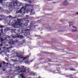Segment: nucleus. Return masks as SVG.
Segmentation results:
<instances>
[{"label": "nucleus", "mask_w": 78, "mask_h": 78, "mask_svg": "<svg viewBox=\"0 0 78 78\" xmlns=\"http://www.w3.org/2000/svg\"><path fill=\"white\" fill-rule=\"evenodd\" d=\"M15 41H12V44H13V45H14V44H15Z\"/></svg>", "instance_id": "a878e982"}, {"label": "nucleus", "mask_w": 78, "mask_h": 78, "mask_svg": "<svg viewBox=\"0 0 78 78\" xmlns=\"http://www.w3.org/2000/svg\"><path fill=\"white\" fill-rule=\"evenodd\" d=\"M30 75L31 76H35L36 75V73H34L33 72H31L30 73Z\"/></svg>", "instance_id": "1a4fd4ad"}, {"label": "nucleus", "mask_w": 78, "mask_h": 78, "mask_svg": "<svg viewBox=\"0 0 78 78\" xmlns=\"http://www.w3.org/2000/svg\"><path fill=\"white\" fill-rule=\"evenodd\" d=\"M5 70H6V69H5V68H3V71H5Z\"/></svg>", "instance_id": "7c9ffc66"}, {"label": "nucleus", "mask_w": 78, "mask_h": 78, "mask_svg": "<svg viewBox=\"0 0 78 78\" xmlns=\"http://www.w3.org/2000/svg\"><path fill=\"white\" fill-rule=\"evenodd\" d=\"M63 5L64 6H68V5H69V4L66 0L64 1L63 2Z\"/></svg>", "instance_id": "6e6552de"}, {"label": "nucleus", "mask_w": 78, "mask_h": 78, "mask_svg": "<svg viewBox=\"0 0 78 78\" xmlns=\"http://www.w3.org/2000/svg\"><path fill=\"white\" fill-rule=\"evenodd\" d=\"M30 78H31V77H29Z\"/></svg>", "instance_id": "052dcab7"}, {"label": "nucleus", "mask_w": 78, "mask_h": 78, "mask_svg": "<svg viewBox=\"0 0 78 78\" xmlns=\"http://www.w3.org/2000/svg\"><path fill=\"white\" fill-rule=\"evenodd\" d=\"M29 3H31V2L30 1H29L28 2Z\"/></svg>", "instance_id": "58836bf2"}, {"label": "nucleus", "mask_w": 78, "mask_h": 78, "mask_svg": "<svg viewBox=\"0 0 78 78\" xmlns=\"http://www.w3.org/2000/svg\"><path fill=\"white\" fill-rule=\"evenodd\" d=\"M0 28H3V26L0 25Z\"/></svg>", "instance_id": "cd10ccee"}, {"label": "nucleus", "mask_w": 78, "mask_h": 78, "mask_svg": "<svg viewBox=\"0 0 78 78\" xmlns=\"http://www.w3.org/2000/svg\"><path fill=\"white\" fill-rule=\"evenodd\" d=\"M4 11L7 14H9V10H5Z\"/></svg>", "instance_id": "4468645a"}, {"label": "nucleus", "mask_w": 78, "mask_h": 78, "mask_svg": "<svg viewBox=\"0 0 78 78\" xmlns=\"http://www.w3.org/2000/svg\"><path fill=\"white\" fill-rule=\"evenodd\" d=\"M22 19H18V22H16L15 23V25L16 26H19V27H18V29H20V28L22 27V26L20 25H19V23H20V22H22Z\"/></svg>", "instance_id": "20e7f679"}, {"label": "nucleus", "mask_w": 78, "mask_h": 78, "mask_svg": "<svg viewBox=\"0 0 78 78\" xmlns=\"http://www.w3.org/2000/svg\"><path fill=\"white\" fill-rule=\"evenodd\" d=\"M7 6H8V7H9V6H11V3L10 2H8L7 3Z\"/></svg>", "instance_id": "f3484780"}, {"label": "nucleus", "mask_w": 78, "mask_h": 78, "mask_svg": "<svg viewBox=\"0 0 78 78\" xmlns=\"http://www.w3.org/2000/svg\"><path fill=\"white\" fill-rule=\"evenodd\" d=\"M11 60L12 61H13V62H16V59H11Z\"/></svg>", "instance_id": "b1692460"}, {"label": "nucleus", "mask_w": 78, "mask_h": 78, "mask_svg": "<svg viewBox=\"0 0 78 78\" xmlns=\"http://www.w3.org/2000/svg\"><path fill=\"white\" fill-rule=\"evenodd\" d=\"M25 11H26V8H24V7H22L20 10L16 12V13L20 14L21 12L22 14H25Z\"/></svg>", "instance_id": "7ed1b4c3"}, {"label": "nucleus", "mask_w": 78, "mask_h": 78, "mask_svg": "<svg viewBox=\"0 0 78 78\" xmlns=\"http://www.w3.org/2000/svg\"><path fill=\"white\" fill-rule=\"evenodd\" d=\"M33 61V60L31 61H28L27 60H25V62L26 63H27V64H30V62H31Z\"/></svg>", "instance_id": "2eb2a0df"}, {"label": "nucleus", "mask_w": 78, "mask_h": 78, "mask_svg": "<svg viewBox=\"0 0 78 78\" xmlns=\"http://www.w3.org/2000/svg\"><path fill=\"white\" fill-rule=\"evenodd\" d=\"M1 32L2 33H3V29H2L1 30Z\"/></svg>", "instance_id": "c9c22d12"}, {"label": "nucleus", "mask_w": 78, "mask_h": 78, "mask_svg": "<svg viewBox=\"0 0 78 78\" xmlns=\"http://www.w3.org/2000/svg\"><path fill=\"white\" fill-rule=\"evenodd\" d=\"M5 59H6L7 58L5 57Z\"/></svg>", "instance_id": "6e6d98bb"}, {"label": "nucleus", "mask_w": 78, "mask_h": 78, "mask_svg": "<svg viewBox=\"0 0 78 78\" xmlns=\"http://www.w3.org/2000/svg\"><path fill=\"white\" fill-rule=\"evenodd\" d=\"M19 4V2H18V1H16L14 2H12L10 3V6L11 7H14V6H20V5H22V3L20 4V5H17Z\"/></svg>", "instance_id": "f03ea898"}, {"label": "nucleus", "mask_w": 78, "mask_h": 78, "mask_svg": "<svg viewBox=\"0 0 78 78\" xmlns=\"http://www.w3.org/2000/svg\"><path fill=\"white\" fill-rule=\"evenodd\" d=\"M13 28H17V27H16L14 26L13 27Z\"/></svg>", "instance_id": "f704fd0d"}, {"label": "nucleus", "mask_w": 78, "mask_h": 78, "mask_svg": "<svg viewBox=\"0 0 78 78\" xmlns=\"http://www.w3.org/2000/svg\"><path fill=\"white\" fill-rule=\"evenodd\" d=\"M72 27H73V28H75V29H76V27H74V26H73Z\"/></svg>", "instance_id": "72a5a7b5"}, {"label": "nucleus", "mask_w": 78, "mask_h": 78, "mask_svg": "<svg viewBox=\"0 0 78 78\" xmlns=\"http://www.w3.org/2000/svg\"><path fill=\"white\" fill-rule=\"evenodd\" d=\"M28 23L25 22L24 24H23V27H27L28 26Z\"/></svg>", "instance_id": "dca6fc26"}, {"label": "nucleus", "mask_w": 78, "mask_h": 78, "mask_svg": "<svg viewBox=\"0 0 78 78\" xmlns=\"http://www.w3.org/2000/svg\"><path fill=\"white\" fill-rule=\"evenodd\" d=\"M5 48V47H3V48Z\"/></svg>", "instance_id": "3c124183"}, {"label": "nucleus", "mask_w": 78, "mask_h": 78, "mask_svg": "<svg viewBox=\"0 0 78 78\" xmlns=\"http://www.w3.org/2000/svg\"><path fill=\"white\" fill-rule=\"evenodd\" d=\"M6 65H8V63H6Z\"/></svg>", "instance_id": "de8ad7c7"}, {"label": "nucleus", "mask_w": 78, "mask_h": 78, "mask_svg": "<svg viewBox=\"0 0 78 78\" xmlns=\"http://www.w3.org/2000/svg\"><path fill=\"white\" fill-rule=\"evenodd\" d=\"M3 1H6V0H3Z\"/></svg>", "instance_id": "5fc2aeb1"}, {"label": "nucleus", "mask_w": 78, "mask_h": 78, "mask_svg": "<svg viewBox=\"0 0 78 78\" xmlns=\"http://www.w3.org/2000/svg\"><path fill=\"white\" fill-rule=\"evenodd\" d=\"M8 17H6V16L3 15H0V21H2L3 20L6 19V20H7Z\"/></svg>", "instance_id": "423d86ee"}, {"label": "nucleus", "mask_w": 78, "mask_h": 78, "mask_svg": "<svg viewBox=\"0 0 78 78\" xmlns=\"http://www.w3.org/2000/svg\"><path fill=\"white\" fill-rule=\"evenodd\" d=\"M26 6H28L29 7L31 6V5H29L28 4H26Z\"/></svg>", "instance_id": "412c9836"}, {"label": "nucleus", "mask_w": 78, "mask_h": 78, "mask_svg": "<svg viewBox=\"0 0 78 78\" xmlns=\"http://www.w3.org/2000/svg\"><path fill=\"white\" fill-rule=\"evenodd\" d=\"M76 14H77V15H78V12H76Z\"/></svg>", "instance_id": "49530a36"}, {"label": "nucleus", "mask_w": 78, "mask_h": 78, "mask_svg": "<svg viewBox=\"0 0 78 78\" xmlns=\"http://www.w3.org/2000/svg\"><path fill=\"white\" fill-rule=\"evenodd\" d=\"M71 70H74V69H71Z\"/></svg>", "instance_id": "a18cd8bd"}, {"label": "nucleus", "mask_w": 78, "mask_h": 78, "mask_svg": "<svg viewBox=\"0 0 78 78\" xmlns=\"http://www.w3.org/2000/svg\"><path fill=\"white\" fill-rule=\"evenodd\" d=\"M53 3H54L55 4V2H52Z\"/></svg>", "instance_id": "603ef678"}, {"label": "nucleus", "mask_w": 78, "mask_h": 78, "mask_svg": "<svg viewBox=\"0 0 78 78\" xmlns=\"http://www.w3.org/2000/svg\"><path fill=\"white\" fill-rule=\"evenodd\" d=\"M20 76L21 77H19V76H18V78H25V77H24V76H23V74H20Z\"/></svg>", "instance_id": "f8f14e48"}, {"label": "nucleus", "mask_w": 78, "mask_h": 78, "mask_svg": "<svg viewBox=\"0 0 78 78\" xmlns=\"http://www.w3.org/2000/svg\"><path fill=\"white\" fill-rule=\"evenodd\" d=\"M30 11H31V12H32L33 11V9H27V10H26V12H30Z\"/></svg>", "instance_id": "9b49d317"}, {"label": "nucleus", "mask_w": 78, "mask_h": 78, "mask_svg": "<svg viewBox=\"0 0 78 78\" xmlns=\"http://www.w3.org/2000/svg\"><path fill=\"white\" fill-rule=\"evenodd\" d=\"M53 0H48V1H53Z\"/></svg>", "instance_id": "37998d69"}, {"label": "nucleus", "mask_w": 78, "mask_h": 78, "mask_svg": "<svg viewBox=\"0 0 78 78\" xmlns=\"http://www.w3.org/2000/svg\"><path fill=\"white\" fill-rule=\"evenodd\" d=\"M13 30H14V31H16V29H12V31H13Z\"/></svg>", "instance_id": "4c0bfd02"}, {"label": "nucleus", "mask_w": 78, "mask_h": 78, "mask_svg": "<svg viewBox=\"0 0 78 78\" xmlns=\"http://www.w3.org/2000/svg\"><path fill=\"white\" fill-rule=\"evenodd\" d=\"M2 46H3V44H1L0 47H2Z\"/></svg>", "instance_id": "79ce46f5"}, {"label": "nucleus", "mask_w": 78, "mask_h": 78, "mask_svg": "<svg viewBox=\"0 0 78 78\" xmlns=\"http://www.w3.org/2000/svg\"><path fill=\"white\" fill-rule=\"evenodd\" d=\"M2 2H3V0H0V3H2Z\"/></svg>", "instance_id": "473e14b6"}, {"label": "nucleus", "mask_w": 78, "mask_h": 78, "mask_svg": "<svg viewBox=\"0 0 78 78\" xmlns=\"http://www.w3.org/2000/svg\"><path fill=\"white\" fill-rule=\"evenodd\" d=\"M21 28H22V27H21Z\"/></svg>", "instance_id": "680f3d73"}, {"label": "nucleus", "mask_w": 78, "mask_h": 78, "mask_svg": "<svg viewBox=\"0 0 78 78\" xmlns=\"http://www.w3.org/2000/svg\"><path fill=\"white\" fill-rule=\"evenodd\" d=\"M41 33H42V32L41 33Z\"/></svg>", "instance_id": "bf43d9fd"}, {"label": "nucleus", "mask_w": 78, "mask_h": 78, "mask_svg": "<svg viewBox=\"0 0 78 78\" xmlns=\"http://www.w3.org/2000/svg\"><path fill=\"white\" fill-rule=\"evenodd\" d=\"M3 64L4 65H5V64H6V63L5 62H3Z\"/></svg>", "instance_id": "e433bc0d"}, {"label": "nucleus", "mask_w": 78, "mask_h": 78, "mask_svg": "<svg viewBox=\"0 0 78 78\" xmlns=\"http://www.w3.org/2000/svg\"><path fill=\"white\" fill-rule=\"evenodd\" d=\"M18 40H15V42H18Z\"/></svg>", "instance_id": "c756f323"}, {"label": "nucleus", "mask_w": 78, "mask_h": 78, "mask_svg": "<svg viewBox=\"0 0 78 78\" xmlns=\"http://www.w3.org/2000/svg\"><path fill=\"white\" fill-rule=\"evenodd\" d=\"M29 31V29H25L24 30H22L21 32V34H23V35L25 36H27V35H28V32L27 31Z\"/></svg>", "instance_id": "39448f33"}, {"label": "nucleus", "mask_w": 78, "mask_h": 78, "mask_svg": "<svg viewBox=\"0 0 78 78\" xmlns=\"http://www.w3.org/2000/svg\"><path fill=\"white\" fill-rule=\"evenodd\" d=\"M11 69H15V71L13 72L12 74H18L19 73L23 72V73H28L29 70L27 69V68L24 66H23L20 67L19 66H15L14 65H12L11 66Z\"/></svg>", "instance_id": "f257e3e1"}, {"label": "nucleus", "mask_w": 78, "mask_h": 78, "mask_svg": "<svg viewBox=\"0 0 78 78\" xmlns=\"http://www.w3.org/2000/svg\"><path fill=\"white\" fill-rule=\"evenodd\" d=\"M1 9H2V8L1 7H0V10H1Z\"/></svg>", "instance_id": "8fccbe9b"}, {"label": "nucleus", "mask_w": 78, "mask_h": 78, "mask_svg": "<svg viewBox=\"0 0 78 78\" xmlns=\"http://www.w3.org/2000/svg\"><path fill=\"white\" fill-rule=\"evenodd\" d=\"M6 47H8L9 45H8V44H6Z\"/></svg>", "instance_id": "c03bdc74"}, {"label": "nucleus", "mask_w": 78, "mask_h": 78, "mask_svg": "<svg viewBox=\"0 0 78 78\" xmlns=\"http://www.w3.org/2000/svg\"><path fill=\"white\" fill-rule=\"evenodd\" d=\"M29 17V16L28 15H26V18H25V19H28V18Z\"/></svg>", "instance_id": "aec40b11"}, {"label": "nucleus", "mask_w": 78, "mask_h": 78, "mask_svg": "<svg viewBox=\"0 0 78 78\" xmlns=\"http://www.w3.org/2000/svg\"><path fill=\"white\" fill-rule=\"evenodd\" d=\"M3 6H6V5H4Z\"/></svg>", "instance_id": "09e8293b"}, {"label": "nucleus", "mask_w": 78, "mask_h": 78, "mask_svg": "<svg viewBox=\"0 0 78 78\" xmlns=\"http://www.w3.org/2000/svg\"><path fill=\"white\" fill-rule=\"evenodd\" d=\"M17 37H18V38H20V39H22L23 37L22 35H19L17 36Z\"/></svg>", "instance_id": "ddd939ff"}, {"label": "nucleus", "mask_w": 78, "mask_h": 78, "mask_svg": "<svg viewBox=\"0 0 78 78\" xmlns=\"http://www.w3.org/2000/svg\"><path fill=\"white\" fill-rule=\"evenodd\" d=\"M17 32H18V33H19V32H20V30H18L17 31Z\"/></svg>", "instance_id": "a19ab883"}, {"label": "nucleus", "mask_w": 78, "mask_h": 78, "mask_svg": "<svg viewBox=\"0 0 78 78\" xmlns=\"http://www.w3.org/2000/svg\"><path fill=\"white\" fill-rule=\"evenodd\" d=\"M26 21L27 22H27V23H29V22H30V20H26Z\"/></svg>", "instance_id": "2f4dec72"}, {"label": "nucleus", "mask_w": 78, "mask_h": 78, "mask_svg": "<svg viewBox=\"0 0 78 78\" xmlns=\"http://www.w3.org/2000/svg\"><path fill=\"white\" fill-rule=\"evenodd\" d=\"M11 16H9V17H7V18H11Z\"/></svg>", "instance_id": "ea45409f"}, {"label": "nucleus", "mask_w": 78, "mask_h": 78, "mask_svg": "<svg viewBox=\"0 0 78 78\" xmlns=\"http://www.w3.org/2000/svg\"><path fill=\"white\" fill-rule=\"evenodd\" d=\"M76 30L73 29L72 31V32H76Z\"/></svg>", "instance_id": "393cba45"}, {"label": "nucleus", "mask_w": 78, "mask_h": 78, "mask_svg": "<svg viewBox=\"0 0 78 78\" xmlns=\"http://www.w3.org/2000/svg\"><path fill=\"white\" fill-rule=\"evenodd\" d=\"M18 58H20V59H23L22 60V61H23V60H25V59H27L28 58V57H23L22 56V55H18Z\"/></svg>", "instance_id": "0eeeda50"}, {"label": "nucleus", "mask_w": 78, "mask_h": 78, "mask_svg": "<svg viewBox=\"0 0 78 78\" xmlns=\"http://www.w3.org/2000/svg\"><path fill=\"white\" fill-rule=\"evenodd\" d=\"M74 38H78V35L74 36Z\"/></svg>", "instance_id": "5701e85b"}, {"label": "nucleus", "mask_w": 78, "mask_h": 78, "mask_svg": "<svg viewBox=\"0 0 78 78\" xmlns=\"http://www.w3.org/2000/svg\"><path fill=\"white\" fill-rule=\"evenodd\" d=\"M10 30V28H9L7 27L4 30V32H6L7 31H8Z\"/></svg>", "instance_id": "9d476101"}, {"label": "nucleus", "mask_w": 78, "mask_h": 78, "mask_svg": "<svg viewBox=\"0 0 78 78\" xmlns=\"http://www.w3.org/2000/svg\"><path fill=\"white\" fill-rule=\"evenodd\" d=\"M12 10H13V9H12V8H10L9 9L10 12H12Z\"/></svg>", "instance_id": "4be33fe9"}, {"label": "nucleus", "mask_w": 78, "mask_h": 78, "mask_svg": "<svg viewBox=\"0 0 78 78\" xmlns=\"http://www.w3.org/2000/svg\"><path fill=\"white\" fill-rule=\"evenodd\" d=\"M7 57H8V55H7Z\"/></svg>", "instance_id": "4d7b16f0"}, {"label": "nucleus", "mask_w": 78, "mask_h": 78, "mask_svg": "<svg viewBox=\"0 0 78 78\" xmlns=\"http://www.w3.org/2000/svg\"><path fill=\"white\" fill-rule=\"evenodd\" d=\"M0 31H1V30L0 29Z\"/></svg>", "instance_id": "13d9d810"}, {"label": "nucleus", "mask_w": 78, "mask_h": 78, "mask_svg": "<svg viewBox=\"0 0 78 78\" xmlns=\"http://www.w3.org/2000/svg\"><path fill=\"white\" fill-rule=\"evenodd\" d=\"M69 27H71L72 25H73V23L72 22H69Z\"/></svg>", "instance_id": "6ab92c4d"}, {"label": "nucleus", "mask_w": 78, "mask_h": 78, "mask_svg": "<svg viewBox=\"0 0 78 78\" xmlns=\"http://www.w3.org/2000/svg\"><path fill=\"white\" fill-rule=\"evenodd\" d=\"M9 44H11V43L9 42Z\"/></svg>", "instance_id": "864d4df0"}, {"label": "nucleus", "mask_w": 78, "mask_h": 78, "mask_svg": "<svg viewBox=\"0 0 78 78\" xmlns=\"http://www.w3.org/2000/svg\"><path fill=\"white\" fill-rule=\"evenodd\" d=\"M47 28H48V29H49V30H54V29L52 27H48Z\"/></svg>", "instance_id": "a211bd4d"}, {"label": "nucleus", "mask_w": 78, "mask_h": 78, "mask_svg": "<svg viewBox=\"0 0 78 78\" xmlns=\"http://www.w3.org/2000/svg\"><path fill=\"white\" fill-rule=\"evenodd\" d=\"M2 62H1L0 63V68H1V67H2Z\"/></svg>", "instance_id": "c85d7f7f"}, {"label": "nucleus", "mask_w": 78, "mask_h": 78, "mask_svg": "<svg viewBox=\"0 0 78 78\" xmlns=\"http://www.w3.org/2000/svg\"><path fill=\"white\" fill-rule=\"evenodd\" d=\"M1 43H2V42H3V41H4V40H3V38H1Z\"/></svg>", "instance_id": "bb28decb"}]
</instances>
